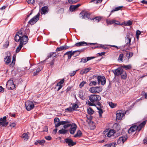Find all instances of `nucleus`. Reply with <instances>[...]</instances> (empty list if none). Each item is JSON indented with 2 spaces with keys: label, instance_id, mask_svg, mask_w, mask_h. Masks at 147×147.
Here are the masks:
<instances>
[{
  "label": "nucleus",
  "instance_id": "nucleus-60",
  "mask_svg": "<svg viewBox=\"0 0 147 147\" xmlns=\"http://www.w3.org/2000/svg\"><path fill=\"white\" fill-rule=\"evenodd\" d=\"M15 60H16L15 58L13 56V61H12V62L11 64V65H10L11 66H12L13 67V66H14V65L15 64Z\"/></svg>",
  "mask_w": 147,
  "mask_h": 147
},
{
  "label": "nucleus",
  "instance_id": "nucleus-52",
  "mask_svg": "<svg viewBox=\"0 0 147 147\" xmlns=\"http://www.w3.org/2000/svg\"><path fill=\"white\" fill-rule=\"evenodd\" d=\"M123 67L126 69V70L130 69L131 68V66L130 65H124Z\"/></svg>",
  "mask_w": 147,
  "mask_h": 147
},
{
  "label": "nucleus",
  "instance_id": "nucleus-53",
  "mask_svg": "<svg viewBox=\"0 0 147 147\" xmlns=\"http://www.w3.org/2000/svg\"><path fill=\"white\" fill-rule=\"evenodd\" d=\"M86 83V82L84 81H83L79 85V87L80 88H82L83 87L85 84Z\"/></svg>",
  "mask_w": 147,
  "mask_h": 147
},
{
  "label": "nucleus",
  "instance_id": "nucleus-16",
  "mask_svg": "<svg viewBox=\"0 0 147 147\" xmlns=\"http://www.w3.org/2000/svg\"><path fill=\"white\" fill-rule=\"evenodd\" d=\"M87 42L84 41H82L76 43L73 46L79 47L81 46H87Z\"/></svg>",
  "mask_w": 147,
  "mask_h": 147
},
{
  "label": "nucleus",
  "instance_id": "nucleus-46",
  "mask_svg": "<svg viewBox=\"0 0 147 147\" xmlns=\"http://www.w3.org/2000/svg\"><path fill=\"white\" fill-rule=\"evenodd\" d=\"M86 57H84L81 58V61H80V63H86L87 61L86 60L87 59Z\"/></svg>",
  "mask_w": 147,
  "mask_h": 147
},
{
  "label": "nucleus",
  "instance_id": "nucleus-14",
  "mask_svg": "<svg viewBox=\"0 0 147 147\" xmlns=\"http://www.w3.org/2000/svg\"><path fill=\"white\" fill-rule=\"evenodd\" d=\"M74 125L72 127H71L69 129V132L70 134H73L75 133L77 127V125L75 123H73Z\"/></svg>",
  "mask_w": 147,
  "mask_h": 147
},
{
  "label": "nucleus",
  "instance_id": "nucleus-37",
  "mask_svg": "<svg viewBox=\"0 0 147 147\" xmlns=\"http://www.w3.org/2000/svg\"><path fill=\"white\" fill-rule=\"evenodd\" d=\"M87 112L90 115H92L93 114L94 111L93 109L91 107H89L87 109Z\"/></svg>",
  "mask_w": 147,
  "mask_h": 147
},
{
  "label": "nucleus",
  "instance_id": "nucleus-57",
  "mask_svg": "<svg viewBox=\"0 0 147 147\" xmlns=\"http://www.w3.org/2000/svg\"><path fill=\"white\" fill-rule=\"evenodd\" d=\"M93 1L94 3L95 4L101 3L102 1V0H93L92 2Z\"/></svg>",
  "mask_w": 147,
  "mask_h": 147
},
{
  "label": "nucleus",
  "instance_id": "nucleus-22",
  "mask_svg": "<svg viewBox=\"0 0 147 147\" xmlns=\"http://www.w3.org/2000/svg\"><path fill=\"white\" fill-rule=\"evenodd\" d=\"M80 5V4H79L77 5H71L69 7V10L71 11H73Z\"/></svg>",
  "mask_w": 147,
  "mask_h": 147
},
{
  "label": "nucleus",
  "instance_id": "nucleus-17",
  "mask_svg": "<svg viewBox=\"0 0 147 147\" xmlns=\"http://www.w3.org/2000/svg\"><path fill=\"white\" fill-rule=\"evenodd\" d=\"M48 11L49 9L48 7L45 6L42 8L41 13L42 14H45L47 13H48Z\"/></svg>",
  "mask_w": 147,
  "mask_h": 147
},
{
  "label": "nucleus",
  "instance_id": "nucleus-62",
  "mask_svg": "<svg viewBox=\"0 0 147 147\" xmlns=\"http://www.w3.org/2000/svg\"><path fill=\"white\" fill-rule=\"evenodd\" d=\"M9 41L8 40L6 41L4 45V46L6 48H7V47L9 46Z\"/></svg>",
  "mask_w": 147,
  "mask_h": 147
},
{
  "label": "nucleus",
  "instance_id": "nucleus-55",
  "mask_svg": "<svg viewBox=\"0 0 147 147\" xmlns=\"http://www.w3.org/2000/svg\"><path fill=\"white\" fill-rule=\"evenodd\" d=\"M26 1L29 4H33L34 3V0H26Z\"/></svg>",
  "mask_w": 147,
  "mask_h": 147
},
{
  "label": "nucleus",
  "instance_id": "nucleus-51",
  "mask_svg": "<svg viewBox=\"0 0 147 147\" xmlns=\"http://www.w3.org/2000/svg\"><path fill=\"white\" fill-rule=\"evenodd\" d=\"M97 84V82L95 81H92L89 84V86H91L93 85L95 86Z\"/></svg>",
  "mask_w": 147,
  "mask_h": 147
},
{
  "label": "nucleus",
  "instance_id": "nucleus-56",
  "mask_svg": "<svg viewBox=\"0 0 147 147\" xmlns=\"http://www.w3.org/2000/svg\"><path fill=\"white\" fill-rule=\"evenodd\" d=\"M5 122V121L2 120V118H0V126L2 125V126L4 127Z\"/></svg>",
  "mask_w": 147,
  "mask_h": 147
},
{
  "label": "nucleus",
  "instance_id": "nucleus-35",
  "mask_svg": "<svg viewBox=\"0 0 147 147\" xmlns=\"http://www.w3.org/2000/svg\"><path fill=\"white\" fill-rule=\"evenodd\" d=\"M123 7V6H119L118 7H116L114 9H113L111 11V12L112 13L113 12L116 11H119V10H121L122 8Z\"/></svg>",
  "mask_w": 147,
  "mask_h": 147
},
{
  "label": "nucleus",
  "instance_id": "nucleus-38",
  "mask_svg": "<svg viewBox=\"0 0 147 147\" xmlns=\"http://www.w3.org/2000/svg\"><path fill=\"white\" fill-rule=\"evenodd\" d=\"M146 124V121H143L142 123H140L139 125V127H140V129H139L140 130H141L143 127H144L145 125Z\"/></svg>",
  "mask_w": 147,
  "mask_h": 147
},
{
  "label": "nucleus",
  "instance_id": "nucleus-8",
  "mask_svg": "<svg viewBox=\"0 0 147 147\" xmlns=\"http://www.w3.org/2000/svg\"><path fill=\"white\" fill-rule=\"evenodd\" d=\"M133 35L132 34L130 33H127L126 38L125 39V42L126 45H127L129 47L131 45V39Z\"/></svg>",
  "mask_w": 147,
  "mask_h": 147
},
{
  "label": "nucleus",
  "instance_id": "nucleus-18",
  "mask_svg": "<svg viewBox=\"0 0 147 147\" xmlns=\"http://www.w3.org/2000/svg\"><path fill=\"white\" fill-rule=\"evenodd\" d=\"M136 126H137V125H132L129 129L128 131V133L129 134L131 132H134L136 130L137 131V127H136Z\"/></svg>",
  "mask_w": 147,
  "mask_h": 147
},
{
  "label": "nucleus",
  "instance_id": "nucleus-45",
  "mask_svg": "<svg viewBox=\"0 0 147 147\" xmlns=\"http://www.w3.org/2000/svg\"><path fill=\"white\" fill-rule=\"evenodd\" d=\"M114 126H115L116 127L115 128L116 130L117 131H118L120 129V125H119L117 123H115L114 124Z\"/></svg>",
  "mask_w": 147,
  "mask_h": 147
},
{
  "label": "nucleus",
  "instance_id": "nucleus-64",
  "mask_svg": "<svg viewBox=\"0 0 147 147\" xmlns=\"http://www.w3.org/2000/svg\"><path fill=\"white\" fill-rule=\"evenodd\" d=\"M44 129L42 131V132H47L48 131V127L47 126H45L43 128Z\"/></svg>",
  "mask_w": 147,
  "mask_h": 147
},
{
  "label": "nucleus",
  "instance_id": "nucleus-24",
  "mask_svg": "<svg viewBox=\"0 0 147 147\" xmlns=\"http://www.w3.org/2000/svg\"><path fill=\"white\" fill-rule=\"evenodd\" d=\"M65 121H67L69 123H66L63 126V127L64 129H66L67 127L70 126L72 127L74 125L73 123H72V124L70 123V121H68L67 120H66Z\"/></svg>",
  "mask_w": 147,
  "mask_h": 147
},
{
  "label": "nucleus",
  "instance_id": "nucleus-63",
  "mask_svg": "<svg viewBox=\"0 0 147 147\" xmlns=\"http://www.w3.org/2000/svg\"><path fill=\"white\" fill-rule=\"evenodd\" d=\"M91 69V68L90 67H88L85 68L84 70L86 74Z\"/></svg>",
  "mask_w": 147,
  "mask_h": 147
},
{
  "label": "nucleus",
  "instance_id": "nucleus-3",
  "mask_svg": "<svg viewBox=\"0 0 147 147\" xmlns=\"http://www.w3.org/2000/svg\"><path fill=\"white\" fill-rule=\"evenodd\" d=\"M87 99H89L90 101H99L100 100L101 97L99 95L92 94L88 96Z\"/></svg>",
  "mask_w": 147,
  "mask_h": 147
},
{
  "label": "nucleus",
  "instance_id": "nucleus-39",
  "mask_svg": "<svg viewBox=\"0 0 147 147\" xmlns=\"http://www.w3.org/2000/svg\"><path fill=\"white\" fill-rule=\"evenodd\" d=\"M127 74L125 71H124L121 74V78L123 79H125L127 78Z\"/></svg>",
  "mask_w": 147,
  "mask_h": 147
},
{
  "label": "nucleus",
  "instance_id": "nucleus-33",
  "mask_svg": "<svg viewBox=\"0 0 147 147\" xmlns=\"http://www.w3.org/2000/svg\"><path fill=\"white\" fill-rule=\"evenodd\" d=\"M102 17L101 16H97L94 18L93 20L94 22H98L101 19Z\"/></svg>",
  "mask_w": 147,
  "mask_h": 147
},
{
  "label": "nucleus",
  "instance_id": "nucleus-13",
  "mask_svg": "<svg viewBox=\"0 0 147 147\" xmlns=\"http://www.w3.org/2000/svg\"><path fill=\"white\" fill-rule=\"evenodd\" d=\"M127 137H125V136H122L120 137L118 139L117 143L118 144H120L121 142L123 144L124 143L127 139Z\"/></svg>",
  "mask_w": 147,
  "mask_h": 147
},
{
  "label": "nucleus",
  "instance_id": "nucleus-15",
  "mask_svg": "<svg viewBox=\"0 0 147 147\" xmlns=\"http://www.w3.org/2000/svg\"><path fill=\"white\" fill-rule=\"evenodd\" d=\"M123 51L125 52V56L128 59L131 58L134 55V53L132 52L124 50Z\"/></svg>",
  "mask_w": 147,
  "mask_h": 147
},
{
  "label": "nucleus",
  "instance_id": "nucleus-47",
  "mask_svg": "<svg viewBox=\"0 0 147 147\" xmlns=\"http://www.w3.org/2000/svg\"><path fill=\"white\" fill-rule=\"evenodd\" d=\"M106 22L108 25H111L114 24L115 23L114 20L109 21L107 20H106Z\"/></svg>",
  "mask_w": 147,
  "mask_h": 147
},
{
  "label": "nucleus",
  "instance_id": "nucleus-42",
  "mask_svg": "<svg viewBox=\"0 0 147 147\" xmlns=\"http://www.w3.org/2000/svg\"><path fill=\"white\" fill-rule=\"evenodd\" d=\"M22 138H24L25 140H27L28 139V136L26 133H24L22 135Z\"/></svg>",
  "mask_w": 147,
  "mask_h": 147
},
{
  "label": "nucleus",
  "instance_id": "nucleus-49",
  "mask_svg": "<svg viewBox=\"0 0 147 147\" xmlns=\"http://www.w3.org/2000/svg\"><path fill=\"white\" fill-rule=\"evenodd\" d=\"M79 1V0H68V1L70 4H74L78 2Z\"/></svg>",
  "mask_w": 147,
  "mask_h": 147
},
{
  "label": "nucleus",
  "instance_id": "nucleus-25",
  "mask_svg": "<svg viewBox=\"0 0 147 147\" xmlns=\"http://www.w3.org/2000/svg\"><path fill=\"white\" fill-rule=\"evenodd\" d=\"M115 133V132L114 130L110 129H109V130H108V133H107V136L110 138L111 136H113Z\"/></svg>",
  "mask_w": 147,
  "mask_h": 147
},
{
  "label": "nucleus",
  "instance_id": "nucleus-20",
  "mask_svg": "<svg viewBox=\"0 0 147 147\" xmlns=\"http://www.w3.org/2000/svg\"><path fill=\"white\" fill-rule=\"evenodd\" d=\"M64 81V79H62L57 84L56 86H59V88L57 89V91L59 90L62 87L63 85L62 84L63 83Z\"/></svg>",
  "mask_w": 147,
  "mask_h": 147
},
{
  "label": "nucleus",
  "instance_id": "nucleus-54",
  "mask_svg": "<svg viewBox=\"0 0 147 147\" xmlns=\"http://www.w3.org/2000/svg\"><path fill=\"white\" fill-rule=\"evenodd\" d=\"M63 50V46H60L59 47H58L56 49V51H59L62 50Z\"/></svg>",
  "mask_w": 147,
  "mask_h": 147
},
{
  "label": "nucleus",
  "instance_id": "nucleus-28",
  "mask_svg": "<svg viewBox=\"0 0 147 147\" xmlns=\"http://www.w3.org/2000/svg\"><path fill=\"white\" fill-rule=\"evenodd\" d=\"M24 43H23L22 42H20L19 45L16 49V53H18L20 51L23 45H25Z\"/></svg>",
  "mask_w": 147,
  "mask_h": 147
},
{
  "label": "nucleus",
  "instance_id": "nucleus-11",
  "mask_svg": "<svg viewBox=\"0 0 147 147\" xmlns=\"http://www.w3.org/2000/svg\"><path fill=\"white\" fill-rule=\"evenodd\" d=\"M65 142L68 144V146L69 147H71L75 145L76 144V142L73 141L71 139L67 138L65 139Z\"/></svg>",
  "mask_w": 147,
  "mask_h": 147
},
{
  "label": "nucleus",
  "instance_id": "nucleus-7",
  "mask_svg": "<svg viewBox=\"0 0 147 147\" xmlns=\"http://www.w3.org/2000/svg\"><path fill=\"white\" fill-rule=\"evenodd\" d=\"M39 16L40 14L38 13L28 22V23L31 25L35 24L39 20Z\"/></svg>",
  "mask_w": 147,
  "mask_h": 147
},
{
  "label": "nucleus",
  "instance_id": "nucleus-10",
  "mask_svg": "<svg viewBox=\"0 0 147 147\" xmlns=\"http://www.w3.org/2000/svg\"><path fill=\"white\" fill-rule=\"evenodd\" d=\"M116 119L119 120H121L122 117L124 116V112L121 110H118L117 112Z\"/></svg>",
  "mask_w": 147,
  "mask_h": 147
},
{
  "label": "nucleus",
  "instance_id": "nucleus-30",
  "mask_svg": "<svg viewBox=\"0 0 147 147\" xmlns=\"http://www.w3.org/2000/svg\"><path fill=\"white\" fill-rule=\"evenodd\" d=\"M57 55L56 53L55 52H51L48 55L47 59L51 57H56Z\"/></svg>",
  "mask_w": 147,
  "mask_h": 147
},
{
  "label": "nucleus",
  "instance_id": "nucleus-9",
  "mask_svg": "<svg viewBox=\"0 0 147 147\" xmlns=\"http://www.w3.org/2000/svg\"><path fill=\"white\" fill-rule=\"evenodd\" d=\"M78 52L77 55H79L80 54V52L78 51H75L73 52H72V51H70L67 52L65 53L63 56V57L65 55H67L68 56V59H70L71 58L72 55H74L75 52Z\"/></svg>",
  "mask_w": 147,
  "mask_h": 147
},
{
  "label": "nucleus",
  "instance_id": "nucleus-12",
  "mask_svg": "<svg viewBox=\"0 0 147 147\" xmlns=\"http://www.w3.org/2000/svg\"><path fill=\"white\" fill-rule=\"evenodd\" d=\"M123 69L121 67H118L116 69L112 70L115 76H119L121 75L123 72Z\"/></svg>",
  "mask_w": 147,
  "mask_h": 147
},
{
  "label": "nucleus",
  "instance_id": "nucleus-2",
  "mask_svg": "<svg viewBox=\"0 0 147 147\" xmlns=\"http://www.w3.org/2000/svg\"><path fill=\"white\" fill-rule=\"evenodd\" d=\"M89 90L91 93L95 94L101 92L102 89L100 86L92 87L90 88Z\"/></svg>",
  "mask_w": 147,
  "mask_h": 147
},
{
  "label": "nucleus",
  "instance_id": "nucleus-59",
  "mask_svg": "<svg viewBox=\"0 0 147 147\" xmlns=\"http://www.w3.org/2000/svg\"><path fill=\"white\" fill-rule=\"evenodd\" d=\"M58 133L60 134H65L64 129H62L59 130L58 132Z\"/></svg>",
  "mask_w": 147,
  "mask_h": 147
},
{
  "label": "nucleus",
  "instance_id": "nucleus-43",
  "mask_svg": "<svg viewBox=\"0 0 147 147\" xmlns=\"http://www.w3.org/2000/svg\"><path fill=\"white\" fill-rule=\"evenodd\" d=\"M94 102H86V104L90 106H94L96 107V105L94 103Z\"/></svg>",
  "mask_w": 147,
  "mask_h": 147
},
{
  "label": "nucleus",
  "instance_id": "nucleus-61",
  "mask_svg": "<svg viewBox=\"0 0 147 147\" xmlns=\"http://www.w3.org/2000/svg\"><path fill=\"white\" fill-rule=\"evenodd\" d=\"M63 46V50H66V49H67L69 48H71L72 47H74L73 46H72V47H70V46H67V45H65Z\"/></svg>",
  "mask_w": 147,
  "mask_h": 147
},
{
  "label": "nucleus",
  "instance_id": "nucleus-36",
  "mask_svg": "<svg viewBox=\"0 0 147 147\" xmlns=\"http://www.w3.org/2000/svg\"><path fill=\"white\" fill-rule=\"evenodd\" d=\"M108 103L109 106L111 108H114L117 106L116 104L112 102H109Z\"/></svg>",
  "mask_w": 147,
  "mask_h": 147
},
{
  "label": "nucleus",
  "instance_id": "nucleus-19",
  "mask_svg": "<svg viewBox=\"0 0 147 147\" xmlns=\"http://www.w3.org/2000/svg\"><path fill=\"white\" fill-rule=\"evenodd\" d=\"M85 94L82 90H80L79 91L78 96L82 100H84L85 97L84 96Z\"/></svg>",
  "mask_w": 147,
  "mask_h": 147
},
{
  "label": "nucleus",
  "instance_id": "nucleus-41",
  "mask_svg": "<svg viewBox=\"0 0 147 147\" xmlns=\"http://www.w3.org/2000/svg\"><path fill=\"white\" fill-rule=\"evenodd\" d=\"M123 53H121L119 55V57L118 59V60L119 61H121L122 62L123 60Z\"/></svg>",
  "mask_w": 147,
  "mask_h": 147
},
{
  "label": "nucleus",
  "instance_id": "nucleus-6",
  "mask_svg": "<svg viewBox=\"0 0 147 147\" xmlns=\"http://www.w3.org/2000/svg\"><path fill=\"white\" fill-rule=\"evenodd\" d=\"M97 79L98 80V83L99 84L100 82L102 85H104L106 83V80L105 76H97Z\"/></svg>",
  "mask_w": 147,
  "mask_h": 147
},
{
  "label": "nucleus",
  "instance_id": "nucleus-1",
  "mask_svg": "<svg viewBox=\"0 0 147 147\" xmlns=\"http://www.w3.org/2000/svg\"><path fill=\"white\" fill-rule=\"evenodd\" d=\"M14 40L16 42H18L20 41L23 43H24V44H26L28 40L27 36H21L18 34H16L14 37Z\"/></svg>",
  "mask_w": 147,
  "mask_h": 147
},
{
  "label": "nucleus",
  "instance_id": "nucleus-21",
  "mask_svg": "<svg viewBox=\"0 0 147 147\" xmlns=\"http://www.w3.org/2000/svg\"><path fill=\"white\" fill-rule=\"evenodd\" d=\"M82 15V19H88L90 17V14L87 12L82 13H80Z\"/></svg>",
  "mask_w": 147,
  "mask_h": 147
},
{
  "label": "nucleus",
  "instance_id": "nucleus-58",
  "mask_svg": "<svg viewBox=\"0 0 147 147\" xmlns=\"http://www.w3.org/2000/svg\"><path fill=\"white\" fill-rule=\"evenodd\" d=\"M115 21V23L114 24L116 25H123V22L122 24H120V22L119 21H116L115 20H114Z\"/></svg>",
  "mask_w": 147,
  "mask_h": 147
},
{
  "label": "nucleus",
  "instance_id": "nucleus-32",
  "mask_svg": "<svg viewBox=\"0 0 147 147\" xmlns=\"http://www.w3.org/2000/svg\"><path fill=\"white\" fill-rule=\"evenodd\" d=\"M117 145L116 142H112L109 144H107L104 145L107 146V147H115Z\"/></svg>",
  "mask_w": 147,
  "mask_h": 147
},
{
  "label": "nucleus",
  "instance_id": "nucleus-44",
  "mask_svg": "<svg viewBox=\"0 0 147 147\" xmlns=\"http://www.w3.org/2000/svg\"><path fill=\"white\" fill-rule=\"evenodd\" d=\"M42 69V68L40 69V68H38L36 71L34 72L33 75L34 76H36L38 74V73Z\"/></svg>",
  "mask_w": 147,
  "mask_h": 147
},
{
  "label": "nucleus",
  "instance_id": "nucleus-31",
  "mask_svg": "<svg viewBox=\"0 0 147 147\" xmlns=\"http://www.w3.org/2000/svg\"><path fill=\"white\" fill-rule=\"evenodd\" d=\"M82 133L81 131L80 130H79L77 132L76 134L74 136V138H77V137H80L82 136Z\"/></svg>",
  "mask_w": 147,
  "mask_h": 147
},
{
  "label": "nucleus",
  "instance_id": "nucleus-26",
  "mask_svg": "<svg viewBox=\"0 0 147 147\" xmlns=\"http://www.w3.org/2000/svg\"><path fill=\"white\" fill-rule=\"evenodd\" d=\"M70 105H71V108L73 110V111L77 110V109L79 107V106L78 105H77V104H76V103H70Z\"/></svg>",
  "mask_w": 147,
  "mask_h": 147
},
{
  "label": "nucleus",
  "instance_id": "nucleus-23",
  "mask_svg": "<svg viewBox=\"0 0 147 147\" xmlns=\"http://www.w3.org/2000/svg\"><path fill=\"white\" fill-rule=\"evenodd\" d=\"M69 123L67 121H59V122H58L57 123H56L55 124V127L56 128H57L59 126H60V125H64L66 123Z\"/></svg>",
  "mask_w": 147,
  "mask_h": 147
},
{
  "label": "nucleus",
  "instance_id": "nucleus-4",
  "mask_svg": "<svg viewBox=\"0 0 147 147\" xmlns=\"http://www.w3.org/2000/svg\"><path fill=\"white\" fill-rule=\"evenodd\" d=\"M25 104L26 109L28 111L32 109L34 107L33 102H25Z\"/></svg>",
  "mask_w": 147,
  "mask_h": 147
},
{
  "label": "nucleus",
  "instance_id": "nucleus-50",
  "mask_svg": "<svg viewBox=\"0 0 147 147\" xmlns=\"http://www.w3.org/2000/svg\"><path fill=\"white\" fill-rule=\"evenodd\" d=\"M78 69L76 70V71H74L71 72L69 74V75L70 77H72L75 75L76 71H78Z\"/></svg>",
  "mask_w": 147,
  "mask_h": 147
},
{
  "label": "nucleus",
  "instance_id": "nucleus-27",
  "mask_svg": "<svg viewBox=\"0 0 147 147\" xmlns=\"http://www.w3.org/2000/svg\"><path fill=\"white\" fill-rule=\"evenodd\" d=\"M45 141L44 140H38L34 144L36 145H38V144L39 145H41L44 146V144L45 143Z\"/></svg>",
  "mask_w": 147,
  "mask_h": 147
},
{
  "label": "nucleus",
  "instance_id": "nucleus-48",
  "mask_svg": "<svg viewBox=\"0 0 147 147\" xmlns=\"http://www.w3.org/2000/svg\"><path fill=\"white\" fill-rule=\"evenodd\" d=\"M65 110L67 112V111H68L69 112H72L73 111V110L71 108V105H70L69 107L66 109H65Z\"/></svg>",
  "mask_w": 147,
  "mask_h": 147
},
{
  "label": "nucleus",
  "instance_id": "nucleus-29",
  "mask_svg": "<svg viewBox=\"0 0 147 147\" xmlns=\"http://www.w3.org/2000/svg\"><path fill=\"white\" fill-rule=\"evenodd\" d=\"M11 58L10 56H7L4 58V61L5 62V64H8L11 61Z\"/></svg>",
  "mask_w": 147,
  "mask_h": 147
},
{
  "label": "nucleus",
  "instance_id": "nucleus-40",
  "mask_svg": "<svg viewBox=\"0 0 147 147\" xmlns=\"http://www.w3.org/2000/svg\"><path fill=\"white\" fill-rule=\"evenodd\" d=\"M23 30V29L21 28L20 30L17 32L16 34H18L19 35L21 36H27L26 35H25L24 33L22 31Z\"/></svg>",
  "mask_w": 147,
  "mask_h": 147
},
{
  "label": "nucleus",
  "instance_id": "nucleus-34",
  "mask_svg": "<svg viewBox=\"0 0 147 147\" xmlns=\"http://www.w3.org/2000/svg\"><path fill=\"white\" fill-rule=\"evenodd\" d=\"M123 25L125 26H130L132 24V22L130 20H128L126 22H123Z\"/></svg>",
  "mask_w": 147,
  "mask_h": 147
},
{
  "label": "nucleus",
  "instance_id": "nucleus-5",
  "mask_svg": "<svg viewBox=\"0 0 147 147\" xmlns=\"http://www.w3.org/2000/svg\"><path fill=\"white\" fill-rule=\"evenodd\" d=\"M16 86L13 83V81L12 80H9L7 83L6 86L9 90L13 89Z\"/></svg>",
  "mask_w": 147,
  "mask_h": 147
}]
</instances>
